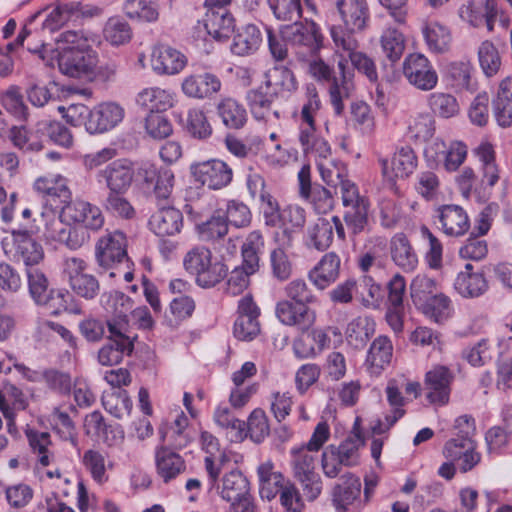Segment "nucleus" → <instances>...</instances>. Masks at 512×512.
Here are the masks:
<instances>
[{
  "mask_svg": "<svg viewBox=\"0 0 512 512\" xmlns=\"http://www.w3.org/2000/svg\"><path fill=\"white\" fill-rule=\"evenodd\" d=\"M335 72L320 58L309 62L308 72L312 78L320 83L328 84V94L334 113L340 116L345 108L344 100L351 96L354 90V73L348 66L346 58H340Z\"/></svg>",
  "mask_w": 512,
  "mask_h": 512,
  "instance_id": "obj_1",
  "label": "nucleus"
},
{
  "mask_svg": "<svg viewBox=\"0 0 512 512\" xmlns=\"http://www.w3.org/2000/svg\"><path fill=\"white\" fill-rule=\"evenodd\" d=\"M183 267L195 277L202 288H211L220 283L228 272L226 264L213 256L212 251L203 245L191 248L183 258Z\"/></svg>",
  "mask_w": 512,
  "mask_h": 512,
  "instance_id": "obj_2",
  "label": "nucleus"
},
{
  "mask_svg": "<svg viewBox=\"0 0 512 512\" xmlns=\"http://www.w3.org/2000/svg\"><path fill=\"white\" fill-rule=\"evenodd\" d=\"M336 8L341 23L330 28L331 38H356V34L365 30L370 20V10L366 0H337Z\"/></svg>",
  "mask_w": 512,
  "mask_h": 512,
  "instance_id": "obj_3",
  "label": "nucleus"
},
{
  "mask_svg": "<svg viewBox=\"0 0 512 512\" xmlns=\"http://www.w3.org/2000/svg\"><path fill=\"white\" fill-rule=\"evenodd\" d=\"M280 35L291 46L297 49L300 58L305 55L315 56L323 46V36L319 26L311 20L295 21L283 25Z\"/></svg>",
  "mask_w": 512,
  "mask_h": 512,
  "instance_id": "obj_4",
  "label": "nucleus"
},
{
  "mask_svg": "<svg viewBox=\"0 0 512 512\" xmlns=\"http://www.w3.org/2000/svg\"><path fill=\"white\" fill-rule=\"evenodd\" d=\"M127 239L123 232L115 230L109 232L96 243L95 258L98 265L104 270L114 269L110 272V277H115L120 273L119 268L125 265L129 268V259L127 256Z\"/></svg>",
  "mask_w": 512,
  "mask_h": 512,
  "instance_id": "obj_5",
  "label": "nucleus"
},
{
  "mask_svg": "<svg viewBox=\"0 0 512 512\" xmlns=\"http://www.w3.org/2000/svg\"><path fill=\"white\" fill-rule=\"evenodd\" d=\"M220 497L230 503L227 512H253L254 505L250 494V483L238 469L224 474L221 485L215 486Z\"/></svg>",
  "mask_w": 512,
  "mask_h": 512,
  "instance_id": "obj_6",
  "label": "nucleus"
},
{
  "mask_svg": "<svg viewBox=\"0 0 512 512\" xmlns=\"http://www.w3.org/2000/svg\"><path fill=\"white\" fill-rule=\"evenodd\" d=\"M107 329V342L99 349L97 359L102 366H113L121 363L125 355L132 354L134 343L126 335L125 323L108 322Z\"/></svg>",
  "mask_w": 512,
  "mask_h": 512,
  "instance_id": "obj_7",
  "label": "nucleus"
},
{
  "mask_svg": "<svg viewBox=\"0 0 512 512\" xmlns=\"http://www.w3.org/2000/svg\"><path fill=\"white\" fill-rule=\"evenodd\" d=\"M331 497L336 512H360L365 506L360 478L350 472L340 476L332 488Z\"/></svg>",
  "mask_w": 512,
  "mask_h": 512,
  "instance_id": "obj_8",
  "label": "nucleus"
},
{
  "mask_svg": "<svg viewBox=\"0 0 512 512\" xmlns=\"http://www.w3.org/2000/svg\"><path fill=\"white\" fill-rule=\"evenodd\" d=\"M98 59L95 51L84 49H63L58 54V67L62 74L73 78H91Z\"/></svg>",
  "mask_w": 512,
  "mask_h": 512,
  "instance_id": "obj_9",
  "label": "nucleus"
},
{
  "mask_svg": "<svg viewBox=\"0 0 512 512\" xmlns=\"http://www.w3.org/2000/svg\"><path fill=\"white\" fill-rule=\"evenodd\" d=\"M190 172L196 182L211 190L227 187L233 179L232 168L224 161L210 159L190 165Z\"/></svg>",
  "mask_w": 512,
  "mask_h": 512,
  "instance_id": "obj_10",
  "label": "nucleus"
},
{
  "mask_svg": "<svg viewBox=\"0 0 512 512\" xmlns=\"http://www.w3.org/2000/svg\"><path fill=\"white\" fill-rule=\"evenodd\" d=\"M403 74L408 82L422 91H430L438 83V74L423 54H409L403 62Z\"/></svg>",
  "mask_w": 512,
  "mask_h": 512,
  "instance_id": "obj_11",
  "label": "nucleus"
},
{
  "mask_svg": "<svg viewBox=\"0 0 512 512\" xmlns=\"http://www.w3.org/2000/svg\"><path fill=\"white\" fill-rule=\"evenodd\" d=\"M96 179L108 192H127L134 179V168L127 159H117L98 170Z\"/></svg>",
  "mask_w": 512,
  "mask_h": 512,
  "instance_id": "obj_12",
  "label": "nucleus"
},
{
  "mask_svg": "<svg viewBox=\"0 0 512 512\" xmlns=\"http://www.w3.org/2000/svg\"><path fill=\"white\" fill-rule=\"evenodd\" d=\"M299 196L310 203L318 214L332 210L334 199L331 192L320 184L311 183L310 167L303 166L298 172Z\"/></svg>",
  "mask_w": 512,
  "mask_h": 512,
  "instance_id": "obj_13",
  "label": "nucleus"
},
{
  "mask_svg": "<svg viewBox=\"0 0 512 512\" xmlns=\"http://www.w3.org/2000/svg\"><path fill=\"white\" fill-rule=\"evenodd\" d=\"M86 269V262L76 257L66 259L64 264L72 290L85 299H93L99 292V283L93 275L85 273Z\"/></svg>",
  "mask_w": 512,
  "mask_h": 512,
  "instance_id": "obj_14",
  "label": "nucleus"
},
{
  "mask_svg": "<svg viewBox=\"0 0 512 512\" xmlns=\"http://www.w3.org/2000/svg\"><path fill=\"white\" fill-rule=\"evenodd\" d=\"M453 372L444 365H435L425 374L426 397L432 404L445 405L449 402Z\"/></svg>",
  "mask_w": 512,
  "mask_h": 512,
  "instance_id": "obj_15",
  "label": "nucleus"
},
{
  "mask_svg": "<svg viewBox=\"0 0 512 512\" xmlns=\"http://www.w3.org/2000/svg\"><path fill=\"white\" fill-rule=\"evenodd\" d=\"M275 315L282 324L296 327L302 332L309 331L316 322L315 310L310 306L296 304L289 300L277 302Z\"/></svg>",
  "mask_w": 512,
  "mask_h": 512,
  "instance_id": "obj_16",
  "label": "nucleus"
},
{
  "mask_svg": "<svg viewBox=\"0 0 512 512\" xmlns=\"http://www.w3.org/2000/svg\"><path fill=\"white\" fill-rule=\"evenodd\" d=\"M335 51L340 58L351 61L353 68L364 74L371 82H376L378 74L374 61L365 53L358 51L359 42L357 38H336Z\"/></svg>",
  "mask_w": 512,
  "mask_h": 512,
  "instance_id": "obj_17",
  "label": "nucleus"
},
{
  "mask_svg": "<svg viewBox=\"0 0 512 512\" xmlns=\"http://www.w3.org/2000/svg\"><path fill=\"white\" fill-rule=\"evenodd\" d=\"M442 453L447 460L457 463L463 473L471 471L481 461L473 439L451 438L445 443Z\"/></svg>",
  "mask_w": 512,
  "mask_h": 512,
  "instance_id": "obj_18",
  "label": "nucleus"
},
{
  "mask_svg": "<svg viewBox=\"0 0 512 512\" xmlns=\"http://www.w3.org/2000/svg\"><path fill=\"white\" fill-rule=\"evenodd\" d=\"M379 163L383 177L393 184L396 178H406L414 172L417 156L411 147L404 146L397 149L391 160L381 158Z\"/></svg>",
  "mask_w": 512,
  "mask_h": 512,
  "instance_id": "obj_19",
  "label": "nucleus"
},
{
  "mask_svg": "<svg viewBox=\"0 0 512 512\" xmlns=\"http://www.w3.org/2000/svg\"><path fill=\"white\" fill-rule=\"evenodd\" d=\"M125 116L124 108L115 102H102L92 109L87 125L89 134H102L115 128Z\"/></svg>",
  "mask_w": 512,
  "mask_h": 512,
  "instance_id": "obj_20",
  "label": "nucleus"
},
{
  "mask_svg": "<svg viewBox=\"0 0 512 512\" xmlns=\"http://www.w3.org/2000/svg\"><path fill=\"white\" fill-rule=\"evenodd\" d=\"M221 81L213 73H192L185 76L181 90L185 96L192 99H210L221 90Z\"/></svg>",
  "mask_w": 512,
  "mask_h": 512,
  "instance_id": "obj_21",
  "label": "nucleus"
},
{
  "mask_svg": "<svg viewBox=\"0 0 512 512\" xmlns=\"http://www.w3.org/2000/svg\"><path fill=\"white\" fill-rule=\"evenodd\" d=\"M13 246L10 250L12 258L18 262H23L27 268L35 267L44 258V251L27 230H18L12 232Z\"/></svg>",
  "mask_w": 512,
  "mask_h": 512,
  "instance_id": "obj_22",
  "label": "nucleus"
},
{
  "mask_svg": "<svg viewBox=\"0 0 512 512\" xmlns=\"http://www.w3.org/2000/svg\"><path fill=\"white\" fill-rule=\"evenodd\" d=\"M156 474L168 484L186 472V460L167 446H159L155 450Z\"/></svg>",
  "mask_w": 512,
  "mask_h": 512,
  "instance_id": "obj_23",
  "label": "nucleus"
},
{
  "mask_svg": "<svg viewBox=\"0 0 512 512\" xmlns=\"http://www.w3.org/2000/svg\"><path fill=\"white\" fill-rule=\"evenodd\" d=\"M445 79L455 92L475 93L478 82L475 70L469 61H454L446 66Z\"/></svg>",
  "mask_w": 512,
  "mask_h": 512,
  "instance_id": "obj_24",
  "label": "nucleus"
},
{
  "mask_svg": "<svg viewBox=\"0 0 512 512\" xmlns=\"http://www.w3.org/2000/svg\"><path fill=\"white\" fill-rule=\"evenodd\" d=\"M437 218L444 234L451 237L463 236L470 228L467 212L459 205H443L437 209Z\"/></svg>",
  "mask_w": 512,
  "mask_h": 512,
  "instance_id": "obj_25",
  "label": "nucleus"
},
{
  "mask_svg": "<svg viewBox=\"0 0 512 512\" xmlns=\"http://www.w3.org/2000/svg\"><path fill=\"white\" fill-rule=\"evenodd\" d=\"M148 225L158 237L173 236L182 230L183 215L174 207H163L151 215Z\"/></svg>",
  "mask_w": 512,
  "mask_h": 512,
  "instance_id": "obj_26",
  "label": "nucleus"
},
{
  "mask_svg": "<svg viewBox=\"0 0 512 512\" xmlns=\"http://www.w3.org/2000/svg\"><path fill=\"white\" fill-rule=\"evenodd\" d=\"M144 183L152 187L158 199H168L174 187V173L168 168L144 164L139 171Z\"/></svg>",
  "mask_w": 512,
  "mask_h": 512,
  "instance_id": "obj_27",
  "label": "nucleus"
},
{
  "mask_svg": "<svg viewBox=\"0 0 512 512\" xmlns=\"http://www.w3.org/2000/svg\"><path fill=\"white\" fill-rule=\"evenodd\" d=\"M459 16L473 27H480L485 23L491 32L494 29L497 9L494 0H486L484 4L467 2L459 8Z\"/></svg>",
  "mask_w": 512,
  "mask_h": 512,
  "instance_id": "obj_28",
  "label": "nucleus"
},
{
  "mask_svg": "<svg viewBox=\"0 0 512 512\" xmlns=\"http://www.w3.org/2000/svg\"><path fill=\"white\" fill-rule=\"evenodd\" d=\"M340 264V258L336 253H326L308 272V279L317 289L325 290L338 279Z\"/></svg>",
  "mask_w": 512,
  "mask_h": 512,
  "instance_id": "obj_29",
  "label": "nucleus"
},
{
  "mask_svg": "<svg viewBox=\"0 0 512 512\" xmlns=\"http://www.w3.org/2000/svg\"><path fill=\"white\" fill-rule=\"evenodd\" d=\"M187 64V58L180 51L169 46L154 49L151 59L153 70L159 75H175Z\"/></svg>",
  "mask_w": 512,
  "mask_h": 512,
  "instance_id": "obj_30",
  "label": "nucleus"
},
{
  "mask_svg": "<svg viewBox=\"0 0 512 512\" xmlns=\"http://www.w3.org/2000/svg\"><path fill=\"white\" fill-rule=\"evenodd\" d=\"M276 96L270 91L253 89L247 93V102L253 117L258 121L272 123L280 118V112L274 109L273 103Z\"/></svg>",
  "mask_w": 512,
  "mask_h": 512,
  "instance_id": "obj_31",
  "label": "nucleus"
},
{
  "mask_svg": "<svg viewBox=\"0 0 512 512\" xmlns=\"http://www.w3.org/2000/svg\"><path fill=\"white\" fill-rule=\"evenodd\" d=\"M393 345L387 336L380 335L373 340L367 352L365 367L374 376H378L390 364Z\"/></svg>",
  "mask_w": 512,
  "mask_h": 512,
  "instance_id": "obj_32",
  "label": "nucleus"
},
{
  "mask_svg": "<svg viewBox=\"0 0 512 512\" xmlns=\"http://www.w3.org/2000/svg\"><path fill=\"white\" fill-rule=\"evenodd\" d=\"M257 475L259 478L260 495L268 500L273 499L278 493L280 495L281 491L288 484H294L290 480L285 481L284 475L274 470V464L270 460L258 466Z\"/></svg>",
  "mask_w": 512,
  "mask_h": 512,
  "instance_id": "obj_33",
  "label": "nucleus"
},
{
  "mask_svg": "<svg viewBox=\"0 0 512 512\" xmlns=\"http://www.w3.org/2000/svg\"><path fill=\"white\" fill-rule=\"evenodd\" d=\"M176 94L160 87H149L141 90L136 97V103L149 110V113H160L173 107Z\"/></svg>",
  "mask_w": 512,
  "mask_h": 512,
  "instance_id": "obj_34",
  "label": "nucleus"
},
{
  "mask_svg": "<svg viewBox=\"0 0 512 512\" xmlns=\"http://www.w3.org/2000/svg\"><path fill=\"white\" fill-rule=\"evenodd\" d=\"M204 27L214 39L223 41L234 32L235 20L226 8L219 7L206 13Z\"/></svg>",
  "mask_w": 512,
  "mask_h": 512,
  "instance_id": "obj_35",
  "label": "nucleus"
},
{
  "mask_svg": "<svg viewBox=\"0 0 512 512\" xmlns=\"http://www.w3.org/2000/svg\"><path fill=\"white\" fill-rule=\"evenodd\" d=\"M265 87L275 96L279 93H293L298 89L294 73L283 65H276L265 73Z\"/></svg>",
  "mask_w": 512,
  "mask_h": 512,
  "instance_id": "obj_36",
  "label": "nucleus"
},
{
  "mask_svg": "<svg viewBox=\"0 0 512 512\" xmlns=\"http://www.w3.org/2000/svg\"><path fill=\"white\" fill-rule=\"evenodd\" d=\"M298 139L303 153L309 159L316 162L331 156V147L328 141L317 133V127L299 129Z\"/></svg>",
  "mask_w": 512,
  "mask_h": 512,
  "instance_id": "obj_37",
  "label": "nucleus"
},
{
  "mask_svg": "<svg viewBox=\"0 0 512 512\" xmlns=\"http://www.w3.org/2000/svg\"><path fill=\"white\" fill-rule=\"evenodd\" d=\"M493 114L501 127L512 125V79L501 81L495 98L492 101Z\"/></svg>",
  "mask_w": 512,
  "mask_h": 512,
  "instance_id": "obj_38",
  "label": "nucleus"
},
{
  "mask_svg": "<svg viewBox=\"0 0 512 512\" xmlns=\"http://www.w3.org/2000/svg\"><path fill=\"white\" fill-rule=\"evenodd\" d=\"M390 253L393 262L404 271H413L418 265V257L404 233L392 237Z\"/></svg>",
  "mask_w": 512,
  "mask_h": 512,
  "instance_id": "obj_39",
  "label": "nucleus"
},
{
  "mask_svg": "<svg viewBox=\"0 0 512 512\" xmlns=\"http://www.w3.org/2000/svg\"><path fill=\"white\" fill-rule=\"evenodd\" d=\"M37 305L44 306L52 315H59L62 312L79 315L82 309L74 301L72 294L65 289H50V291Z\"/></svg>",
  "mask_w": 512,
  "mask_h": 512,
  "instance_id": "obj_40",
  "label": "nucleus"
},
{
  "mask_svg": "<svg viewBox=\"0 0 512 512\" xmlns=\"http://www.w3.org/2000/svg\"><path fill=\"white\" fill-rule=\"evenodd\" d=\"M260 29L254 24H248L237 31L231 44V51L238 56H246L258 50L262 43Z\"/></svg>",
  "mask_w": 512,
  "mask_h": 512,
  "instance_id": "obj_41",
  "label": "nucleus"
},
{
  "mask_svg": "<svg viewBox=\"0 0 512 512\" xmlns=\"http://www.w3.org/2000/svg\"><path fill=\"white\" fill-rule=\"evenodd\" d=\"M472 265L466 264L465 270L458 273L454 288L463 297H478L487 289V282L481 273H473Z\"/></svg>",
  "mask_w": 512,
  "mask_h": 512,
  "instance_id": "obj_42",
  "label": "nucleus"
},
{
  "mask_svg": "<svg viewBox=\"0 0 512 512\" xmlns=\"http://www.w3.org/2000/svg\"><path fill=\"white\" fill-rule=\"evenodd\" d=\"M322 101L314 84L305 88L304 102L299 113V129L316 127V117L322 109Z\"/></svg>",
  "mask_w": 512,
  "mask_h": 512,
  "instance_id": "obj_43",
  "label": "nucleus"
},
{
  "mask_svg": "<svg viewBox=\"0 0 512 512\" xmlns=\"http://www.w3.org/2000/svg\"><path fill=\"white\" fill-rule=\"evenodd\" d=\"M123 10L131 20L154 23L160 16L158 0H127Z\"/></svg>",
  "mask_w": 512,
  "mask_h": 512,
  "instance_id": "obj_44",
  "label": "nucleus"
},
{
  "mask_svg": "<svg viewBox=\"0 0 512 512\" xmlns=\"http://www.w3.org/2000/svg\"><path fill=\"white\" fill-rule=\"evenodd\" d=\"M217 110L223 124L229 129H241L247 122L246 109L232 98L222 100Z\"/></svg>",
  "mask_w": 512,
  "mask_h": 512,
  "instance_id": "obj_45",
  "label": "nucleus"
},
{
  "mask_svg": "<svg viewBox=\"0 0 512 512\" xmlns=\"http://www.w3.org/2000/svg\"><path fill=\"white\" fill-rule=\"evenodd\" d=\"M422 313L436 323H444L453 314V305L448 296L439 292L419 308Z\"/></svg>",
  "mask_w": 512,
  "mask_h": 512,
  "instance_id": "obj_46",
  "label": "nucleus"
},
{
  "mask_svg": "<svg viewBox=\"0 0 512 512\" xmlns=\"http://www.w3.org/2000/svg\"><path fill=\"white\" fill-rule=\"evenodd\" d=\"M438 293L437 282L425 274L416 275L410 284V296L418 309Z\"/></svg>",
  "mask_w": 512,
  "mask_h": 512,
  "instance_id": "obj_47",
  "label": "nucleus"
},
{
  "mask_svg": "<svg viewBox=\"0 0 512 512\" xmlns=\"http://www.w3.org/2000/svg\"><path fill=\"white\" fill-rule=\"evenodd\" d=\"M102 405L109 414L119 419L129 415L132 410V401L125 390L104 392Z\"/></svg>",
  "mask_w": 512,
  "mask_h": 512,
  "instance_id": "obj_48",
  "label": "nucleus"
},
{
  "mask_svg": "<svg viewBox=\"0 0 512 512\" xmlns=\"http://www.w3.org/2000/svg\"><path fill=\"white\" fill-rule=\"evenodd\" d=\"M35 133L27 130L25 126H12L9 131V139L13 146L24 152H39L44 148L43 141Z\"/></svg>",
  "mask_w": 512,
  "mask_h": 512,
  "instance_id": "obj_49",
  "label": "nucleus"
},
{
  "mask_svg": "<svg viewBox=\"0 0 512 512\" xmlns=\"http://www.w3.org/2000/svg\"><path fill=\"white\" fill-rule=\"evenodd\" d=\"M380 44L383 54L391 63L397 62L405 50L404 35L392 27H388L382 32Z\"/></svg>",
  "mask_w": 512,
  "mask_h": 512,
  "instance_id": "obj_50",
  "label": "nucleus"
},
{
  "mask_svg": "<svg viewBox=\"0 0 512 512\" xmlns=\"http://www.w3.org/2000/svg\"><path fill=\"white\" fill-rule=\"evenodd\" d=\"M229 225L220 210H216L211 217L197 226L200 238L204 241H215L227 235Z\"/></svg>",
  "mask_w": 512,
  "mask_h": 512,
  "instance_id": "obj_51",
  "label": "nucleus"
},
{
  "mask_svg": "<svg viewBox=\"0 0 512 512\" xmlns=\"http://www.w3.org/2000/svg\"><path fill=\"white\" fill-rule=\"evenodd\" d=\"M310 245L317 250H326L333 241V225L328 219L319 217L307 229Z\"/></svg>",
  "mask_w": 512,
  "mask_h": 512,
  "instance_id": "obj_52",
  "label": "nucleus"
},
{
  "mask_svg": "<svg viewBox=\"0 0 512 512\" xmlns=\"http://www.w3.org/2000/svg\"><path fill=\"white\" fill-rule=\"evenodd\" d=\"M423 35L430 51L443 53L448 50L451 35L445 26L436 22L429 23L424 27Z\"/></svg>",
  "mask_w": 512,
  "mask_h": 512,
  "instance_id": "obj_53",
  "label": "nucleus"
},
{
  "mask_svg": "<svg viewBox=\"0 0 512 512\" xmlns=\"http://www.w3.org/2000/svg\"><path fill=\"white\" fill-rule=\"evenodd\" d=\"M374 332L373 323L368 318L352 320L346 329V340L355 349H362Z\"/></svg>",
  "mask_w": 512,
  "mask_h": 512,
  "instance_id": "obj_54",
  "label": "nucleus"
},
{
  "mask_svg": "<svg viewBox=\"0 0 512 512\" xmlns=\"http://www.w3.org/2000/svg\"><path fill=\"white\" fill-rule=\"evenodd\" d=\"M368 210L369 202H360L358 205L344 208L343 220L353 235L366 231L369 224Z\"/></svg>",
  "mask_w": 512,
  "mask_h": 512,
  "instance_id": "obj_55",
  "label": "nucleus"
},
{
  "mask_svg": "<svg viewBox=\"0 0 512 512\" xmlns=\"http://www.w3.org/2000/svg\"><path fill=\"white\" fill-rule=\"evenodd\" d=\"M462 358L473 367H482L493 359V348L488 339H481L478 342L466 346L462 350Z\"/></svg>",
  "mask_w": 512,
  "mask_h": 512,
  "instance_id": "obj_56",
  "label": "nucleus"
},
{
  "mask_svg": "<svg viewBox=\"0 0 512 512\" xmlns=\"http://www.w3.org/2000/svg\"><path fill=\"white\" fill-rule=\"evenodd\" d=\"M0 101L4 109L18 120L28 119V108L18 86L12 85L1 94Z\"/></svg>",
  "mask_w": 512,
  "mask_h": 512,
  "instance_id": "obj_57",
  "label": "nucleus"
},
{
  "mask_svg": "<svg viewBox=\"0 0 512 512\" xmlns=\"http://www.w3.org/2000/svg\"><path fill=\"white\" fill-rule=\"evenodd\" d=\"M264 247V239L260 231L250 232L241 247L243 263H246L252 271L259 268V253Z\"/></svg>",
  "mask_w": 512,
  "mask_h": 512,
  "instance_id": "obj_58",
  "label": "nucleus"
},
{
  "mask_svg": "<svg viewBox=\"0 0 512 512\" xmlns=\"http://www.w3.org/2000/svg\"><path fill=\"white\" fill-rule=\"evenodd\" d=\"M478 60L483 73L492 77L501 67V56L497 47L489 40L483 41L478 48Z\"/></svg>",
  "mask_w": 512,
  "mask_h": 512,
  "instance_id": "obj_59",
  "label": "nucleus"
},
{
  "mask_svg": "<svg viewBox=\"0 0 512 512\" xmlns=\"http://www.w3.org/2000/svg\"><path fill=\"white\" fill-rule=\"evenodd\" d=\"M44 223L43 236L47 241L61 243L68 225L54 210L46 209L41 213Z\"/></svg>",
  "mask_w": 512,
  "mask_h": 512,
  "instance_id": "obj_60",
  "label": "nucleus"
},
{
  "mask_svg": "<svg viewBox=\"0 0 512 512\" xmlns=\"http://www.w3.org/2000/svg\"><path fill=\"white\" fill-rule=\"evenodd\" d=\"M286 300L296 302V304L311 305L319 302L318 297L313 293L303 279H294L284 287Z\"/></svg>",
  "mask_w": 512,
  "mask_h": 512,
  "instance_id": "obj_61",
  "label": "nucleus"
},
{
  "mask_svg": "<svg viewBox=\"0 0 512 512\" xmlns=\"http://www.w3.org/2000/svg\"><path fill=\"white\" fill-rule=\"evenodd\" d=\"M245 424L246 437L255 443H261L270 434L268 418L262 409L253 410Z\"/></svg>",
  "mask_w": 512,
  "mask_h": 512,
  "instance_id": "obj_62",
  "label": "nucleus"
},
{
  "mask_svg": "<svg viewBox=\"0 0 512 512\" xmlns=\"http://www.w3.org/2000/svg\"><path fill=\"white\" fill-rule=\"evenodd\" d=\"M222 214L227 219L228 225L231 224L236 228H246L252 221L250 208L244 202L235 199L227 201Z\"/></svg>",
  "mask_w": 512,
  "mask_h": 512,
  "instance_id": "obj_63",
  "label": "nucleus"
},
{
  "mask_svg": "<svg viewBox=\"0 0 512 512\" xmlns=\"http://www.w3.org/2000/svg\"><path fill=\"white\" fill-rule=\"evenodd\" d=\"M105 462L104 454L96 449H88L84 452L82 458L83 465L89 471L92 479L98 484L108 481Z\"/></svg>",
  "mask_w": 512,
  "mask_h": 512,
  "instance_id": "obj_64",
  "label": "nucleus"
}]
</instances>
